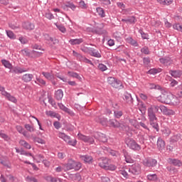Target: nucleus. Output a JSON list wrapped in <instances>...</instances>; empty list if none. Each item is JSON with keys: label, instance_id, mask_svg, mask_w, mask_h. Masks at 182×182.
<instances>
[{"label": "nucleus", "instance_id": "nucleus-1", "mask_svg": "<svg viewBox=\"0 0 182 182\" xmlns=\"http://www.w3.org/2000/svg\"><path fill=\"white\" fill-rule=\"evenodd\" d=\"M161 107H164V105H151L148 108V117L151 126L156 132H159V124H157V117H156V113H163Z\"/></svg>", "mask_w": 182, "mask_h": 182}, {"label": "nucleus", "instance_id": "nucleus-2", "mask_svg": "<svg viewBox=\"0 0 182 182\" xmlns=\"http://www.w3.org/2000/svg\"><path fill=\"white\" fill-rule=\"evenodd\" d=\"M64 167L65 168V171H69V170H75L77 171L82 168V164L72 159H69L68 163L64 164Z\"/></svg>", "mask_w": 182, "mask_h": 182}, {"label": "nucleus", "instance_id": "nucleus-3", "mask_svg": "<svg viewBox=\"0 0 182 182\" xmlns=\"http://www.w3.org/2000/svg\"><path fill=\"white\" fill-rule=\"evenodd\" d=\"M125 143L127 147L131 149V150H134V151H140L141 150V146L132 138L127 139Z\"/></svg>", "mask_w": 182, "mask_h": 182}, {"label": "nucleus", "instance_id": "nucleus-4", "mask_svg": "<svg viewBox=\"0 0 182 182\" xmlns=\"http://www.w3.org/2000/svg\"><path fill=\"white\" fill-rule=\"evenodd\" d=\"M107 82L109 85H111L112 87H114L115 89H123V83L120 80H117V78L113 77H109L107 78Z\"/></svg>", "mask_w": 182, "mask_h": 182}, {"label": "nucleus", "instance_id": "nucleus-5", "mask_svg": "<svg viewBox=\"0 0 182 182\" xmlns=\"http://www.w3.org/2000/svg\"><path fill=\"white\" fill-rule=\"evenodd\" d=\"M58 137L64 140V141H65V143H68L69 146H73V147H75V146L77 144V141L76 139L72 141V138H70L69 135H66V134L65 133L58 132Z\"/></svg>", "mask_w": 182, "mask_h": 182}, {"label": "nucleus", "instance_id": "nucleus-6", "mask_svg": "<svg viewBox=\"0 0 182 182\" xmlns=\"http://www.w3.org/2000/svg\"><path fill=\"white\" fill-rule=\"evenodd\" d=\"M105 28L104 23L97 24V26H95L94 28H91V32L92 33H96L97 35H103L105 31L103 30Z\"/></svg>", "mask_w": 182, "mask_h": 182}, {"label": "nucleus", "instance_id": "nucleus-7", "mask_svg": "<svg viewBox=\"0 0 182 182\" xmlns=\"http://www.w3.org/2000/svg\"><path fill=\"white\" fill-rule=\"evenodd\" d=\"M78 139L84 141V143H88L89 144H93L95 143V139L92 138L91 136H86L81 133L77 134Z\"/></svg>", "mask_w": 182, "mask_h": 182}, {"label": "nucleus", "instance_id": "nucleus-8", "mask_svg": "<svg viewBox=\"0 0 182 182\" xmlns=\"http://www.w3.org/2000/svg\"><path fill=\"white\" fill-rule=\"evenodd\" d=\"M129 171L134 176H139L141 173V166L139 164H134L129 168Z\"/></svg>", "mask_w": 182, "mask_h": 182}, {"label": "nucleus", "instance_id": "nucleus-9", "mask_svg": "<svg viewBox=\"0 0 182 182\" xmlns=\"http://www.w3.org/2000/svg\"><path fill=\"white\" fill-rule=\"evenodd\" d=\"M21 53L23 55V56H31V55H33L36 58H39L40 56H42L43 53L36 51V50H32L31 52H29L28 49L25 48L21 50Z\"/></svg>", "mask_w": 182, "mask_h": 182}, {"label": "nucleus", "instance_id": "nucleus-10", "mask_svg": "<svg viewBox=\"0 0 182 182\" xmlns=\"http://www.w3.org/2000/svg\"><path fill=\"white\" fill-rule=\"evenodd\" d=\"M143 165L145 167H156L157 166V160L151 158L145 159L143 161Z\"/></svg>", "mask_w": 182, "mask_h": 182}, {"label": "nucleus", "instance_id": "nucleus-11", "mask_svg": "<svg viewBox=\"0 0 182 182\" xmlns=\"http://www.w3.org/2000/svg\"><path fill=\"white\" fill-rule=\"evenodd\" d=\"M25 72H29V68L11 67L9 70L10 73H15L16 75H18L19 73H24Z\"/></svg>", "mask_w": 182, "mask_h": 182}, {"label": "nucleus", "instance_id": "nucleus-12", "mask_svg": "<svg viewBox=\"0 0 182 182\" xmlns=\"http://www.w3.org/2000/svg\"><path fill=\"white\" fill-rule=\"evenodd\" d=\"M171 99L170 98V94H161L159 97L158 100L159 102H161V103H165L166 105H169L170 100Z\"/></svg>", "mask_w": 182, "mask_h": 182}, {"label": "nucleus", "instance_id": "nucleus-13", "mask_svg": "<svg viewBox=\"0 0 182 182\" xmlns=\"http://www.w3.org/2000/svg\"><path fill=\"white\" fill-rule=\"evenodd\" d=\"M94 139H96V140H99V141H102V143H106V141H107V136H106V134L100 132H95L94 134Z\"/></svg>", "mask_w": 182, "mask_h": 182}, {"label": "nucleus", "instance_id": "nucleus-14", "mask_svg": "<svg viewBox=\"0 0 182 182\" xmlns=\"http://www.w3.org/2000/svg\"><path fill=\"white\" fill-rule=\"evenodd\" d=\"M98 164L101 168H104V170L107 168V166H109V159L107 158L101 157L98 159Z\"/></svg>", "mask_w": 182, "mask_h": 182}, {"label": "nucleus", "instance_id": "nucleus-15", "mask_svg": "<svg viewBox=\"0 0 182 182\" xmlns=\"http://www.w3.org/2000/svg\"><path fill=\"white\" fill-rule=\"evenodd\" d=\"M167 162L169 164H172L173 166H175L176 167H181L182 166V161L178 159L168 158L167 159Z\"/></svg>", "mask_w": 182, "mask_h": 182}, {"label": "nucleus", "instance_id": "nucleus-16", "mask_svg": "<svg viewBox=\"0 0 182 182\" xmlns=\"http://www.w3.org/2000/svg\"><path fill=\"white\" fill-rule=\"evenodd\" d=\"M157 149L159 150V151H162V150H164L166 149V142L161 137H159L157 139L156 143Z\"/></svg>", "mask_w": 182, "mask_h": 182}, {"label": "nucleus", "instance_id": "nucleus-17", "mask_svg": "<svg viewBox=\"0 0 182 182\" xmlns=\"http://www.w3.org/2000/svg\"><path fill=\"white\" fill-rule=\"evenodd\" d=\"M22 28L26 31H33L35 29V24L29 21H26L22 23Z\"/></svg>", "mask_w": 182, "mask_h": 182}, {"label": "nucleus", "instance_id": "nucleus-18", "mask_svg": "<svg viewBox=\"0 0 182 182\" xmlns=\"http://www.w3.org/2000/svg\"><path fill=\"white\" fill-rule=\"evenodd\" d=\"M121 21L122 22H125V23H129V25H134L137 22V19L134 16H129L127 18H122Z\"/></svg>", "mask_w": 182, "mask_h": 182}, {"label": "nucleus", "instance_id": "nucleus-19", "mask_svg": "<svg viewBox=\"0 0 182 182\" xmlns=\"http://www.w3.org/2000/svg\"><path fill=\"white\" fill-rule=\"evenodd\" d=\"M124 100L127 103L128 105H133V97H132V94L126 92L124 94Z\"/></svg>", "mask_w": 182, "mask_h": 182}, {"label": "nucleus", "instance_id": "nucleus-20", "mask_svg": "<svg viewBox=\"0 0 182 182\" xmlns=\"http://www.w3.org/2000/svg\"><path fill=\"white\" fill-rule=\"evenodd\" d=\"M88 53L89 55H90V56H93L94 58H102V54L100 53V51L94 48H91L90 50H89Z\"/></svg>", "mask_w": 182, "mask_h": 182}, {"label": "nucleus", "instance_id": "nucleus-21", "mask_svg": "<svg viewBox=\"0 0 182 182\" xmlns=\"http://www.w3.org/2000/svg\"><path fill=\"white\" fill-rule=\"evenodd\" d=\"M81 160H83L85 163H87L88 164H92L93 163V157L90 155H82L80 156Z\"/></svg>", "mask_w": 182, "mask_h": 182}, {"label": "nucleus", "instance_id": "nucleus-22", "mask_svg": "<svg viewBox=\"0 0 182 182\" xmlns=\"http://www.w3.org/2000/svg\"><path fill=\"white\" fill-rule=\"evenodd\" d=\"M170 101L168 102V105H173V106H177L178 103H180V100H178V98L177 97L170 94Z\"/></svg>", "mask_w": 182, "mask_h": 182}, {"label": "nucleus", "instance_id": "nucleus-23", "mask_svg": "<svg viewBox=\"0 0 182 182\" xmlns=\"http://www.w3.org/2000/svg\"><path fill=\"white\" fill-rule=\"evenodd\" d=\"M122 153L124 154L126 163H133L134 161L126 149H123Z\"/></svg>", "mask_w": 182, "mask_h": 182}, {"label": "nucleus", "instance_id": "nucleus-24", "mask_svg": "<svg viewBox=\"0 0 182 182\" xmlns=\"http://www.w3.org/2000/svg\"><path fill=\"white\" fill-rule=\"evenodd\" d=\"M169 74L171 75V76H172V77L177 78L181 76L182 71L180 70H169Z\"/></svg>", "mask_w": 182, "mask_h": 182}, {"label": "nucleus", "instance_id": "nucleus-25", "mask_svg": "<svg viewBox=\"0 0 182 182\" xmlns=\"http://www.w3.org/2000/svg\"><path fill=\"white\" fill-rule=\"evenodd\" d=\"M162 113L166 114V116H173L174 114V111L171 109L167 108L166 106L161 107Z\"/></svg>", "mask_w": 182, "mask_h": 182}, {"label": "nucleus", "instance_id": "nucleus-26", "mask_svg": "<svg viewBox=\"0 0 182 182\" xmlns=\"http://www.w3.org/2000/svg\"><path fill=\"white\" fill-rule=\"evenodd\" d=\"M21 79L25 83H28V82H31V80H32V79H33V74H24L22 76Z\"/></svg>", "mask_w": 182, "mask_h": 182}, {"label": "nucleus", "instance_id": "nucleus-27", "mask_svg": "<svg viewBox=\"0 0 182 182\" xmlns=\"http://www.w3.org/2000/svg\"><path fill=\"white\" fill-rule=\"evenodd\" d=\"M42 75L43 76H44V77H46V79H47L48 80H50L51 82H53V80H55V75H53V74L50 73L42 72Z\"/></svg>", "mask_w": 182, "mask_h": 182}, {"label": "nucleus", "instance_id": "nucleus-28", "mask_svg": "<svg viewBox=\"0 0 182 182\" xmlns=\"http://www.w3.org/2000/svg\"><path fill=\"white\" fill-rule=\"evenodd\" d=\"M54 97L55 99H56V100H60L61 99H63V91L62 90H58L57 91H55Z\"/></svg>", "mask_w": 182, "mask_h": 182}, {"label": "nucleus", "instance_id": "nucleus-29", "mask_svg": "<svg viewBox=\"0 0 182 182\" xmlns=\"http://www.w3.org/2000/svg\"><path fill=\"white\" fill-rule=\"evenodd\" d=\"M159 62L163 65H170L171 63V58L170 57H164L159 58Z\"/></svg>", "mask_w": 182, "mask_h": 182}, {"label": "nucleus", "instance_id": "nucleus-30", "mask_svg": "<svg viewBox=\"0 0 182 182\" xmlns=\"http://www.w3.org/2000/svg\"><path fill=\"white\" fill-rule=\"evenodd\" d=\"M69 43L73 46L80 45V43H83V38L70 39Z\"/></svg>", "mask_w": 182, "mask_h": 182}, {"label": "nucleus", "instance_id": "nucleus-31", "mask_svg": "<svg viewBox=\"0 0 182 182\" xmlns=\"http://www.w3.org/2000/svg\"><path fill=\"white\" fill-rule=\"evenodd\" d=\"M73 55L76 58L77 60H79L80 62H83L85 59V56L82 55L80 53L73 50Z\"/></svg>", "mask_w": 182, "mask_h": 182}, {"label": "nucleus", "instance_id": "nucleus-32", "mask_svg": "<svg viewBox=\"0 0 182 182\" xmlns=\"http://www.w3.org/2000/svg\"><path fill=\"white\" fill-rule=\"evenodd\" d=\"M63 9L68 11V8H70V9H72V11H75V9H76V6L75 4H73V3L71 2H67L66 4H65L63 6Z\"/></svg>", "mask_w": 182, "mask_h": 182}, {"label": "nucleus", "instance_id": "nucleus-33", "mask_svg": "<svg viewBox=\"0 0 182 182\" xmlns=\"http://www.w3.org/2000/svg\"><path fill=\"white\" fill-rule=\"evenodd\" d=\"M126 41L127 42H128V43H130V45H132V46H134V47L139 46V43H137V41L133 39V38L132 37L127 38Z\"/></svg>", "mask_w": 182, "mask_h": 182}, {"label": "nucleus", "instance_id": "nucleus-34", "mask_svg": "<svg viewBox=\"0 0 182 182\" xmlns=\"http://www.w3.org/2000/svg\"><path fill=\"white\" fill-rule=\"evenodd\" d=\"M96 11L100 18H105L106 16V13L105 12V9H103V8L97 7Z\"/></svg>", "mask_w": 182, "mask_h": 182}, {"label": "nucleus", "instance_id": "nucleus-35", "mask_svg": "<svg viewBox=\"0 0 182 182\" xmlns=\"http://www.w3.org/2000/svg\"><path fill=\"white\" fill-rule=\"evenodd\" d=\"M143 63L145 68H149L150 66V63H151V60L149 57H145L143 58Z\"/></svg>", "mask_w": 182, "mask_h": 182}, {"label": "nucleus", "instance_id": "nucleus-36", "mask_svg": "<svg viewBox=\"0 0 182 182\" xmlns=\"http://www.w3.org/2000/svg\"><path fill=\"white\" fill-rule=\"evenodd\" d=\"M160 72H161V68H151L147 72V73L149 75H157V73H160Z\"/></svg>", "mask_w": 182, "mask_h": 182}, {"label": "nucleus", "instance_id": "nucleus-37", "mask_svg": "<svg viewBox=\"0 0 182 182\" xmlns=\"http://www.w3.org/2000/svg\"><path fill=\"white\" fill-rule=\"evenodd\" d=\"M71 178H73V180L74 181H80V180H82V176H80V173H77L75 174H72L70 176Z\"/></svg>", "mask_w": 182, "mask_h": 182}, {"label": "nucleus", "instance_id": "nucleus-38", "mask_svg": "<svg viewBox=\"0 0 182 182\" xmlns=\"http://www.w3.org/2000/svg\"><path fill=\"white\" fill-rule=\"evenodd\" d=\"M181 139V136H180V134L174 135L172 137H171L170 143H177V141H178V140H180Z\"/></svg>", "mask_w": 182, "mask_h": 182}, {"label": "nucleus", "instance_id": "nucleus-39", "mask_svg": "<svg viewBox=\"0 0 182 182\" xmlns=\"http://www.w3.org/2000/svg\"><path fill=\"white\" fill-rule=\"evenodd\" d=\"M19 144L28 150L31 149V144H29V143L26 142L25 140H20Z\"/></svg>", "mask_w": 182, "mask_h": 182}, {"label": "nucleus", "instance_id": "nucleus-40", "mask_svg": "<svg viewBox=\"0 0 182 182\" xmlns=\"http://www.w3.org/2000/svg\"><path fill=\"white\" fill-rule=\"evenodd\" d=\"M58 107H60V109L63 110V112H65V113H68V114H70V109L64 106L63 104L58 103Z\"/></svg>", "mask_w": 182, "mask_h": 182}, {"label": "nucleus", "instance_id": "nucleus-41", "mask_svg": "<svg viewBox=\"0 0 182 182\" xmlns=\"http://www.w3.org/2000/svg\"><path fill=\"white\" fill-rule=\"evenodd\" d=\"M118 174L119 176H122L123 178H125V180H127L129 178V173H127V171H124V169H121L118 171Z\"/></svg>", "mask_w": 182, "mask_h": 182}, {"label": "nucleus", "instance_id": "nucleus-42", "mask_svg": "<svg viewBox=\"0 0 182 182\" xmlns=\"http://www.w3.org/2000/svg\"><path fill=\"white\" fill-rule=\"evenodd\" d=\"M109 124L112 127L117 129L119 127V121H117V119H110Z\"/></svg>", "mask_w": 182, "mask_h": 182}, {"label": "nucleus", "instance_id": "nucleus-43", "mask_svg": "<svg viewBox=\"0 0 182 182\" xmlns=\"http://www.w3.org/2000/svg\"><path fill=\"white\" fill-rule=\"evenodd\" d=\"M68 76H70V77H75V79H78V80H80V79H82V77H80V75H79L77 73L69 71L68 73Z\"/></svg>", "mask_w": 182, "mask_h": 182}, {"label": "nucleus", "instance_id": "nucleus-44", "mask_svg": "<svg viewBox=\"0 0 182 182\" xmlns=\"http://www.w3.org/2000/svg\"><path fill=\"white\" fill-rule=\"evenodd\" d=\"M162 134L164 136H165V137H168V136H170V133H171V131L170 130V129L165 127L162 130Z\"/></svg>", "mask_w": 182, "mask_h": 182}, {"label": "nucleus", "instance_id": "nucleus-45", "mask_svg": "<svg viewBox=\"0 0 182 182\" xmlns=\"http://www.w3.org/2000/svg\"><path fill=\"white\" fill-rule=\"evenodd\" d=\"M1 63L4 65L7 69H12V64L9 63V61L6 60H1Z\"/></svg>", "mask_w": 182, "mask_h": 182}, {"label": "nucleus", "instance_id": "nucleus-46", "mask_svg": "<svg viewBox=\"0 0 182 182\" xmlns=\"http://www.w3.org/2000/svg\"><path fill=\"white\" fill-rule=\"evenodd\" d=\"M147 178L148 180H149L150 181H157V175L156 173L154 174H149L147 176Z\"/></svg>", "mask_w": 182, "mask_h": 182}, {"label": "nucleus", "instance_id": "nucleus-47", "mask_svg": "<svg viewBox=\"0 0 182 182\" xmlns=\"http://www.w3.org/2000/svg\"><path fill=\"white\" fill-rule=\"evenodd\" d=\"M161 5H171L173 4V0H157Z\"/></svg>", "mask_w": 182, "mask_h": 182}, {"label": "nucleus", "instance_id": "nucleus-48", "mask_svg": "<svg viewBox=\"0 0 182 182\" xmlns=\"http://www.w3.org/2000/svg\"><path fill=\"white\" fill-rule=\"evenodd\" d=\"M129 122L130 124H132V126L135 127V129H139V127H140V125H139V124L137 123V121L136 119H130L129 120Z\"/></svg>", "mask_w": 182, "mask_h": 182}, {"label": "nucleus", "instance_id": "nucleus-49", "mask_svg": "<svg viewBox=\"0 0 182 182\" xmlns=\"http://www.w3.org/2000/svg\"><path fill=\"white\" fill-rule=\"evenodd\" d=\"M24 127H25V129H26V130L28 132H30V133H32V132H35V128L33 127V125H31L29 124H26L24 125Z\"/></svg>", "mask_w": 182, "mask_h": 182}, {"label": "nucleus", "instance_id": "nucleus-50", "mask_svg": "<svg viewBox=\"0 0 182 182\" xmlns=\"http://www.w3.org/2000/svg\"><path fill=\"white\" fill-rule=\"evenodd\" d=\"M54 25H55L58 29H59V31H60V32H62L63 33H65V32H66V28H65L63 25L58 24L56 23H55Z\"/></svg>", "mask_w": 182, "mask_h": 182}, {"label": "nucleus", "instance_id": "nucleus-51", "mask_svg": "<svg viewBox=\"0 0 182 182\" xmlns=\"http://www.w3.org/2000/svg\"><path fill=\"white\" fill-rule=\"evenodd\" d=\"M46 180L47 181H50V182H58V181H60V179L58 178H54L50 176H46Z\"/></svg>", "mask_w": 182, "mask_h": 182}, {"label": "nucleus", "instance_id": "nucleus-52", "mask_svg": "<svg viewBox=\"0 0 182 182\" xmlns=\"http://www.w3.org/2000/svg\"><path fill=\"white\" fill-rule=\"evenodd\" d=\"M117 129H119V130H122L123 132H124V130L127 129V124H126V123L119 122Z\"/></svg>", "mask_w": 182, "mask_h": 182}, {"label": "nucleus", "instance_id": "nucleus-53", "mask_svg": "<svg viewBox=\"0 0 182 182\" xmlns=\"http://www.w3.org/2000/svg\"><path fill=\"white\" fill-rule=\"evenodd\" d=\"M6 35L8 38H10V39H15L16 38V36L14 33V32L11 31H6Z\"/></svg>", "mask_w": 182, "mask_h": 182}, {"label": "nucleus", "instance_id": "nucleus-54", "mask_svg": "<svg viewBox=\"0 0 182 182\" xmlns=\"http://www.w3.org/2000/svg\"><path fill=\"white\" fill-rule=\"evenodd\" d=\"M141 53L144 55H150V50H149V47L144 46L141 49Z\"/></svg>", "mask_w": 182, "mask_h": 182}, {"label": "nucleus", "instance_id": "nucleus-55", "mask_svg": "<svg viewBox=\"0 0 182 182\" xmlns=\"http://www.w3.org/2000/svg\"><path fill=\"white\" fill-rule=\"evenodd\" d=\"M114 116L116 119H120L123 116V112L122 111H114Z\"/></svg>", "mask_w": 182, "mask_h": 182}, {"label": "nucleus", "instance_id": "nucleus-56", "mask_svg": "<svg viewBox=\"0 0 182 182\" xmlns=\"http://www.w3.org/2000/svg\"><path fill=\"white\" fill-rule=\"evenodd\" d=\"M0 137H1V139H4L5 141H9V140H11L9 136L6 135V134L2 133V132H0Z\"/></svg>", "mask_w": 182, "mask_h": 182}, {"label": "nucleus", "instance_id": "nucleus-57", "mask_svg": "<svg viewBox=\"0 0 182 182\" xmlns=\"http://www.w3.org/2000/svg\"><path fill=\"white\" fill-rule=\"evenodd\" d=\"M107 153H109L112 157H117L119 152L112 150V149H107Z\"/></svg>", "mask_w": 182, "mask_h": 182}, {"label": "nucleus", "instance_id": "nucleus-58", "mask_svg": "<svg viewBox=\"0 0 182 182\" xmlns=\"http://www.w3.org/2000/svg\"><path fill=\"white\" fill-rule=\"evenodd\" d=\"M23 163H25V164H31V166H32L33 167V169L35 170L36 171H38V170H39V168H38V166H36V164L33 163H31L28 161H24Z\"/></svg>", "mask_w": 182, "mask_h": 182}, {"label": "nucleus", "instance_id": "nucleus-59", "mask_svg": "<svg viewBox=\"0 0 182 182\" xmlns=\"http://www.w3.org/2000/svg\"><path fill=\"white\" fill-rule=\"evenodd\" d=\"M6 98H7L8 100H9L10 102H13V103H16V102H18V100H16V98H15V97L11 95V94H9V95H7Z\"/></svg>", "mask_w": 182, "mask_h": 182}, {"label": "nucleus", "instance_id": "nucleus-60", "mask_svg": "<svg viewBox=\"0 0 182 182\" xmlns=\"http://www.w3.org/2000/svg\"><path fill=\"white\" fill-rule=\"evenodd\" d=\"M173 29L178 31L179 32H182V25L180 23H176L173 26Z\"/></svg>", "mask_w": 182, "mask_h": 182}, {"label": "nucleus", "instance_id": "nucleus-61", "mask_svg": "<svg viewBox=\"0 0 182 182\" xmlns=\"http://www.w3.org/2000/svg\"><path fill=\"white\" fill-rule=\"evenodd\" d=\"M53 126H54L55 129H56L57 130H59V129H60V127H62V124H60V122L58 121H55L53 122Z\"/></svg>", "mask_w": 182, "mask_h": 182}, {"label": "nucleus", "instance_id": "nucleus-62", "mask_svg": "<svg viewBox=\"0 0 182 182\" xmlns=\"http://www.w3.org/2000/svg\"><path fill=\"white\" fill-rule=\"evenodd\" d=\"M98 69L101 70L102 72H105V70H107V67L104 64H99Z\"/></svg>", "mask_w": 182, "mask_h": 182}, {"label": "nucleus", "instance_id": "nucleus-63", "mask_svg": "<svg viewBox=\"0 0 182 182\" xmlns=\"http://www.w3.org/2000/svg\"><path fill=\"white\" fill-rule=\"evenodd\" d=\"M79 6L80 8H81L82 9H86L87 8V5H86V3H85V1H83L82 0H81L79 2Z\"/></svg>", "mask_w": 182, "mask_h": 182}, {"label": "nucleus", "instance_id": "nucleus-64", "mask_svg": "<svg viewBox=\"0 0 182 182\" xmlns=\"http://www.w3.org/2000/svg\"><path fill=\"white\" fill-rule=\"evenodd\" d=\"M139 33H141V38H142L143 39H149V34H147V33L143 32L142 30H139Z\"/></svg>", "mask_w": 182, "mask_h": 182}]
</instances>
